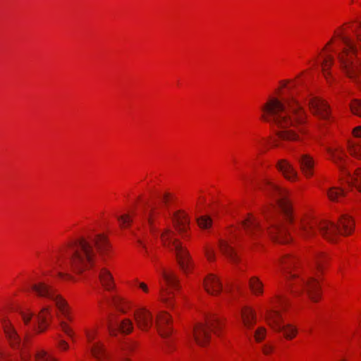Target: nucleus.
Listing matches in <instances>:
<instances>
[{
    "label": "nucleus",
    "mask_w": 361,
    "mask_h": 361,
    "mask_svg": "<svg viewBox=\"0 0 361 361\" xmlns=\"http://www.w3.org/2000/svg\"><path fill=\"white\" fill-rule=\"evenodd\" d=\"M262 110L264 121L281 128L293 127L300 133H305L306 114L292 94L281 99H269Z\"/></svg>",
    "instance_id": "1"
},
{
    "label": "nucleus",
    "mask_w": 361,
    "mask_h": 361,
    "mask_svg": "<svg viewBox=\"0 0 361 361\" xmlns=\"http://www.w3.org/2000/svg\"><path fill=\"white\" fill-rule=\"evenodd\" d=\"M261 188L264 192L274 198L283 216V219L276 216H274L273 219H269V217L266 216L267 221L269 222V226L267 228L269 235L273 240L279 243H286L289 242L288 231L285 226L284 220L291 223L293 217L292 206L288 192L270 179H265Z\"/></svg>",
    "instance_id": "2"
},
{
    "label": "nucleus",
    "mask_w": 361,
    "mask_h": 361,
    "mask_svg": "<svg viewBox=\"0 0 361 361\" xmlns=\"http://www.w3.org/2000/svg\"><path fill=\"white\" fill-rule=\"evenodd\" d=\"M94 246L103 255L109 245L106 238L102 234L81 237L68 243V264L73 271L80 273L92 266L96 253Z\"/></svg>",
    "instance_id": "3"
},
{
    "label": "nucleus",
    "mask_w": 361,
    "mask_h": 361,
    "mask_svg": "<svg viewBox=\"0 0 361 361\" xmlns=\"http://www.w3.org/2000/svg\"><path fill=\"white\" fill-rule=\"evenodd\" d=\"M297 264V259L288 255L281 259V271L287 279L288 289L293 294L305 292L313 302L318 301L320 288L317 279L307 271L298 270Z\"/></svg>",
    "instance_id": "4"
},
{
    "label": "nucleus",
    "mask_w": 361,
    "mask_h": 361,
    "mask_svg": "<svg viewBox=\"0 0 361 361\" xmlns=\"http://www.w3.org/2000/svg\"><path fill=\"white\" fill-rule=\"evenodd\" d=\"M355 39L337 33L343 44L338 59L345 74L356 83L361 82V23L353 29Z\"/></svg>",
    "instance_id": "5"
},
{
    "label": "nucleus",
    "mask_w": 361,
    "mask_h": 361,
    "mask_svg": "<svg viewBox=\"0 0 361 361\" xmlns=\"http://www.w3.org/2000/svg\"><path fill=\"white\" fill-rule=\"evenodd\" d=\"M353 221L348 215L343 214L338 221V225L330 221H318L307 219L301 221L298 234L303 239L308 240L315 235L317 231H319L324 238L333 241L338 234H350L353 231Z\"/></svg>",
    "instance_id": "6"
},
{
    "label": "nucleus",
    "mask_w": 361,
    "mask_h": 361,
    "mask_svg": "<svg viewBox=\"0 0 361 361\" xmlns=\"http://www.w3.org/2000/svg\"><path fill=\"white\" fill-rule=\"evenodd\" d=\"M222 322L216 316H211L207 318L205 323H197L192 328V337L195 342L201 346L205 345L210 339L209 331L219 336Z\"/></svg>",
    "instance_id": "7"
},
{
    "label": "nucleus",
    "mask_w": 361,
    "mask_h": 361,
    "mask_svg": "<svg viewBox=\"0 0 361 361\" xmlns=\"http://www.w3.org/2000/svg\"><path fill=\"white\" fill-rule=\"evenodd\" d=\"M31 288L37 295L54 301L59 311L68 320H72L69 317V307L67 302L52 286L45 282H39L32 284Z\"/></svg>",
    "instance_id": "8"
},
{
    "label": "nucleus",
    "mask_w": 361,
    "mask_h": 361,
    "mask_svg": "<svg viewBox=\"0 0 361 361\" xmlns=\"http://www.w3.org/2000/svg\"><path fill=\"white\" fill-rule=\"evenodd\" d=\"M173 232L169 229L165 230L161 235V240L165 246L174 250L178 262L184 271H188L191 267L190 257L188 251L173 238Z\"/></svg>",
    "instance_id": "9"
},
{
    "label": "nucleus",
    "mask_w": 361,
    "mask_h": 361,
    "mask_svg": "<svg viewBox=\"0 0 361 361\" xmlns=\"http://www.w3.org/2000/svg\"><path fill=\"white\" fill-rule=\"evenodd\" d=\"M266 319L272 328L279 332H283L288 339H292L297 334L296 328L290 324L283 325L280 323L281 314L279 310H271L267 311Z\"/></svg>",
    "instance_id": "10"
},
{
    "label": "nucleus",
    "mask_w": 361,
    "mask_h": 361,
    "mask_svg": "<svg viewBox=\"0 0 361 361\" xmlns=\"http://www.w3.org/2000/svg\"><path fill=\"white\" fill-rule=\"evenodd\" d=\"M161 274L166 283V286H161L160 288V297L161 300L166 304L167 307H172V302L171 301V293L168 290V287L176 288L178 287V281L176 276L173 272H167L163 269Z\"/></svg>",
    "instance_id": "11"
},
{
    "label": "nucleus",
    "mask_w": 361,
    "mask_h": 361,
    "mask_svg": "<svg viewBox=\"0 0 361 361\" xmlns=\"http://www.w3.org/2000/svg\"><path fill=\"white\" fill-rule=\"evenodd\" d=\"M85 334L88 342L91 344L89 350L95 361H109V355L104 345L100 342H93L97 334L96 330L86 331Z\"/></svg>",
    "instance_id": "12"
},
{
    "label": "nucleus",
    "mask_w": 361,
    "mask_h": 361,
    "mask_svg": "<svg viewBox=\"0 0 361 361\" xmlns=\"http://www.w3.org/2000/svg\"><path fill=\"white\" fill-rule=\"evenodd\" d=\"M309 106L312 113L324 120L329 119L330 112L327 104L319 98L314 97L309 100Z\"/></svg>",
    "instance_id": "13"
},
{
    "label": "nucleus",
    "mask_w": 361,
    "mask_h": 361,
    "mask_svg": "<svg viewBox=\"0 0 361 361\" xmlns=\"http://www.w3.org/2000/svg\"><path fill=\"white\" fill-rule=\"evenodd\" d=\"M171 317L164 311L160 312L157 316L156 327L163 338L169 337L172 331L171 327Z\"/></svg>",
    "instance_id": "14"
},
{
    "label": "nucleus",
    "mask_w": 361,
    "mask_h": 361,
    "mask_svg": "<svg viewBox=\"0 0 361 361\" xmlns=\"http://www.w3.org/2000/svg\"><path fill=\"white\" fill-rule=\"evenodd\" d=\"M134 319L139 329L148 331L153 324V316L146 308L142 307L134 312Z\"/></svg>",
    "instance_id": "15"
},
{
    "label": "nucleus",
    "mask_w": 361,
    "mask_h": 361,
    "mask_svg": "<svg viewBox=\"0 0 361 361\" xmlns=\"http://www.w3.org/2000/svg\"><path fill=\"white\" fill-rule=\"evenodd\" d=\"M303 175L309 178L314 175L315 161L312 156L302 154L296 158Z\"/></svg>",
    "instance_id": "16"
},
{
    "label": "nucleus",
    "mask_w": 361,
    "mask_h": 361,
    "mask_svg": "<svg viewBox=\"0 0 361 361\" xmlns=\"http://www.w3.org/2000/svg\"><path fill=\"white\" fill-rule=\"evenodd\" d=\"M277 168L288 180L293 181L297 179L298 172L293 165L286 160H279L277 164Z\"/></svg>",
    "instance_id": "17"
},
{
    "label": "nucleus",
    "mask_w": 361,
    "mask_h": 361,
    "mask_svg": "<svg viewBox=\"0 0 361 361\" xmlns=\"http://www.w3.org/2000/svg\"><path fill=\"white\" fill-rule=\"evenodd\" d=\"M4 329L11 345L14 348H20L21 346L20 338L10 322H4Z\"/></svg>",
    "instance_id": "18"
},
{
    "label": "nucleus",
    "mask_w": 361,
    "mask_h": 361,
    "mask_svg": "<svg viewBox=\"0 0 361 361\" xmlns=\"http://www.w3.org/2000/svg\"><path fill=\"white\" fill-rule=\"evenodd\" d=\"M174 226L180 233H185L190 228V220L187 215L183 212H178L173 217Z\"/></svg>",
    "instance_id": "19"
},
{
    "label": "nucleus",
    "mask_w": 361,
    "mask_h": 361,
    "mask_svg": "<svg viewBox=\"0 0 361 361\" xmlns=\"http://www.w3.org/2000/svg\"><path fill=\"white\" fill-rule=\"evenodd\" d=\"M206 291L213 295L219 294L222 286L219 279L213 274H209L204 281Z\"/></svg>",
    "instance_id": "20"
},
{
    "label": "nucleus",
    "mask_w": 361,
    "mask_h": 361,
    "mask_svg": "<svg viewBox=\"0 0 361 361\" xmlns=\"http://www.w3.org/2000/svg\"><path fill=\"white\" fill-rule=\"evenodd\" d=\"M243 226L247 234L250 236H257L261 232V227L258 221L252 215L247 216L243 221Z\"/></svg>",
    "instance_id": "21"
},
{
    "label": "nucleus",
    "mask_w": 361,
    "mask_h": 361,
    "mask_svg": "<svg viewBox=\"0 0 361 361\" xmlns=\"http://www.w3.org/2000/svg\"><path fill=\"white\" fill-rule=\"evenodd\" d=\"M241 317L243 326L246 329H250L256 322V315L254 311L249 307L242 310Z\"/></svg>",
    "instance_id": "22"
},
{
    "label": "nucleus",
    "mask_w": 361,
    "mask_h": 361,
    "mask_svg": "<svg viewBox=\"0 0 361 361\" xmlns=\"http://www.w3.org/2000/svg\"><path fill=\"white\" fill-rule=\"evenodd\" d=\"M329 159L343 171L344 169V157L342 153L337 148L326 147Z\"/></svg>",
    "instance_id": "23"
},
{
    "label": "nucleus",
    "mask_w": 361,
    "mask_h": 361,
    "mask_svg": "<svg viewBox=\"0 0 361 361\" xmlns=\"http://www.w3.org/2000/svg\"><path fill=\"white\" fill-rule=\"evenodd\" d=\"M114 326L118 327L123 333L126 334H129L130 332H131L133 329V322L131 320L128 319H125L120 323L116 324H114V322L111 319H109L108 327L111 334L113 333V328Z\"/></svg>",
    "instance_id": "24"
},
{
    "label": "nucleus",
    "mask_w": 361,
    "mask_h": 361,
    "mask_svg": "<svg viewBox=\"0 0 361 361\" xmlns=\"http://www.w3.org/2000/svg\"><path fill=\"white\" fill-rule=\"evenodd\" d=\"M219 247L221 252L233 263L238 262V256L234 251L233 247L231 246V243L221 240L219 243Z\"/></svg>",
    "instance_id": "25"
},
{
    "label": "nucleus",
    "mask_w": 361,
    "mask_h": 361,
    "mask_svg": "<svg viewBox=\"0 0 361 361\" xmlns=\"http://www.w3.org/2000/svg\"><path fill=\"white\" fill-rule=\"evenodd\" d=\"M51 314L49 307H44L39 314L37 316L36 319L37 322V331L39 332L44 331L48 326L47 322V317Z\"/></svg>",
    "instance_id": "26"
},
{
    "label": "nucleus",
    "mask_w": 361,
    "mask_h": 361,
    "mask_svg": "<svg viewBox=\"0 0 361 361\" xmlns=\"http://www.w3.org/2000/svg\"><path fill=\"white\" fill-rule=\"evenodd\" d=\"M99 278L102 286L108 290L114 288L113 277L111 273L106 269L102 268L99 273Z\"/></svg>",
    "instance_id": "27"
},
{
    "label": "nucleus",
    "mask_w": 361,
    "mask_h": 361,
    "mask_svg": "<svg viewBox=\"0 0 361 361\" xmlns=\"http://www.w3.org/2000/svg\"><path fill=\"white\" fill-rule=\"evenodd\" d=\"M279 139L286 141L300 140V136L294 130H284L277 133Z\"/></svg>",
    "instance_id": "28"
},
{
    "label": "nucleus",
    "mask_w": 361,
    "mask_h": 361,
    "mask_svg": "<svg viewBox=\"0 0 361 361\" xmlns=\"http://www.w3.org/2000/svg\"><path fill=\"white\" fill-rule=\"evenodd\" d=\"M110 305L114 306L118 310L121 312H126V302L123 299L118 295H113L111 300L108 302Z\"/></svg>",
    "instance_id": "29"
},
{
    "label": "nucleus",
    "mask_w": 361,
    "mask_h": 361,
    "mask_svg": "<svg viewBox=\"0 0 361 361\" xmlns=\"http://www.w3.org/2000/svg\"><path fill=\"white\" fill-rule=\"evenodd\" d=\"M327 195L331 201H339L344 196V191L339 188L333 187L327 191Z\"/></svg>",
    "instance_id": "30"
},
{
    "label": "nucleus",
    "mask_w": 361,
    "mask_h": 361,
    "mask_svg": "<svg viewBox=\"0 0 361 361\" xmlns=\"http://www.w3.org/2000/svg\"><path fill=\"white\" fill-rule=\"evenodd\" d=\"M250 287L255 294L262 293V283L257 277H252L250 280Z\"/></svg>",
    "instance_id": "31"
},
{
    "label": "nucleus",
    "mask_w": 361,
    "mask_h": 361,
    "mask_svg": "<svg viewBox=\"0 0 361 361\" xmlns=\"http://www.w3.org/2000/svg\"><path fill=\"white\" fill-rule=\"evenodd\" d=\"M350 183L361 192V169H357L353 176L350 177Z\"/></svg>",
    "instance_id": "32"
},
{
    "label": "nucleus",
    "mask_w": 361,
    "mask_h": 361,
    "mask_svg": "<svg viewBox=\"0 0 361 361\" xmlns=\"http://www.w3.org/2000/svg\"><path fill=\"white\" fill-rule=\"evenodd\" d=\"M334 58L331 55H326L324 56L322 62V68L323 73L325 77H327L328 70L331 67L333 63Z\"/></svg>",
    "instance_id": "33"
},
{
    "label": "nucleus",
    "mask_w": 361,
    "mask_h": 361,
    "mask_svg": "<svg viewBox=\"0 0 361 361\" xmlns=\"http://www.w3.org/2000/svg\"><path fill=\"white\" fill-rule=\"evenodd\" d=\"M197 222L202 228H208L211 226L212 220L208 216H202L197 218Z\"/></svg>",
    "instance_id": "34"
},
{
    "label": "nucleus",
    "mask_w": 361,
    "mask_h": 361,
    "mask_svg": "<svg viewBox=\"0 0 361 361\" xmlns=\"http://www.w3.org/2000/svg\"><path fill=\"white\" fill-rule=\"evenodd\" d=\"M35 361H56V360L49 355L46 351H39L35 355Z\"/></svg>",
    "instance_id": "35"
},
{
    "label": "nucleus",
    "mask_w": 361,
    "mask_h": 361,
    "mask_svg": "<svg viewBox=\"0 0 361 361\" xmlns=\"http://www.w3.org/2000/svg\"><path fill=\"white\" fill-rule=\"evenodd\" d=\"M122 227H128L132 222V218L129 214H123L117 217Z\"/></svg>",
    "instance_id": "36"
},
{
    "label": "nucleus",
    "mask_w": 361,
    "mask_h": 361,
    "mask_svg": "<svg viewBox=\"0 0 361 361\" xmlns=\"http://www.w3.org/2000/svg\"><path fill=\"white\" fill-rule=\"evenodd\" d=\"M351 111L354 114H356L361 117V102L358 100L354 101L351 104Z\"/></svg>",
    "instance_id": "37"
},
{
    "label": "nucleus",
    "mask_w": 361,
    "mask_h": 361,
    "mask_svg": "<svg viewBox=\"0 0 361 361\" xmlns=\"http://www.w3.org/2000/svg\"><path fill=\"white\" fill-rule=\"evenodd\" d=\"M266 335V329L264 327L258 328L255 333V338L257 342H260L264 339Z\"/></svg>",
    "instance_id": "38"
},
{
    "label": "nucleus",
    "mask_w": 361,
    "mask_h": 361,
    "mask_svg": "<svg viewBox=\"0 0 361 361\" xmlns=\"http://www.w3.org/2000/svg\"><path fill=\"white\" fill-rule=\"evenodd\" d=\"M136 345H137V343L135 342L128 341V342L125 343L122 345L121 348L123 351L131 352V351L134 350V349L136 348Z\"/></svg>",
    "instance_id": "39"
},
{
    "label": "nucleus",
    "mask_w": 361,
    "mask_h": 361,
    "mask_svg": "<svg viewBox=\"0 0 361 361\" xmlns=\"http://www.w3.org/2000/svg\"><path fill=\"white\" fill-rule=\"evenodd\" d=\"M60 327L61 330L71 338H73V333L72 330L68 327V324L64 322H60Z\"/></svg>",
    "instance_id": "40"
},
{
    "label": "nucleus",
    "mask_w": 361,
    "mask_h": 361,
    "mask_svg": "<svg viewBox=\"0 0 361 361\" xmlns=\"http://www.w3.org/2000/svg\"><path fill=\"white\" fill-rule=\"evenodd\" d=\"M32 315V312H31L29 310H27V312H21L22 319L25 324H27L30 322Z\"/></svg>",
    "instance_id": "41"
},
{
    "label": "nucleus",
    "mask_w": 361,
    "mask_h": 361,
    "mask_svg": "<svg viewBox=\"0 0 361 361\" xmlns=\"http://www.w3.org/2000/svg\"><path fill=\"white\" fill-rule=\"evenodd\" d=\"M321 258L322 255L320 254H318L317 255L315 256L314 259L315 268L319 271L321 270L322 267Z\"/></svg>",
    "instance_id": "42"
},
{
    "label": "nucleus",
    "mask_w": 361,
    "mask_h": 361,
    "mask_svg": "<svg viewBox=\"0 0 361 361\" xmlns=\"http://www.w3.org/2000/svg\"><path fill=\"white\" fill-rule=\"evenodd\" d=\"M154 210L153 209H151L149 212H147L145 214L146 219H147L148 223L152 225V217L154 215Z\"/></svg>",
    "instance_id": "43"
},
{
    "label": "nucleus",
    "mask_w": 361,
    "mask_h": 361,
    "mask_svg": "<svg viewBox=\"0 0 361 361\" xmlns=\"http://www.w3.org/2000/svg\"><path fill=\"white\" fill-rule=\"evenodd\" d=\"M205 255L208 259V260L212 261L214 259V253L213 250L212 249H207L205 250Z\"/></svg>",
    "instance_id": "44"
},
{
    "label": "nucleus",
    "mask_w": 361,
    "mask_h": 361,
    "mask_svg": "<svg viewBox=\"0 0 361 361\" xmlns=\"http://www.w3.org/2000/svg\"><path fill=\"white\" fill-rule=\"evenodd\" d=\"M58 345L62 350H67L68 348V344L63 340H60Z\"/></svg>",
    "instance_id": "45"
},
{
    "label": "nucleus",
    "mask_w": 361,
    "mask_h": 361,
    "mask_svg": "<svg viewBox=\"0 0 361 361\" xmlns=\"http://www.w3.org/2000/svg\"><path fill=\"white\" fill-rule=\"evenodd\" d=\"M272 349L273 348L271 346L266 345L263 347L262 350L265 355H268L272 351Z\"/></svg>",
    "instance_id": "46"
},
{
    "label": "nucleus",
    "mask_w": 361,
    "mask_h": 361,
    "mask_svg": "<svg viewBox=\"0 0 361 361\" xmlns=\"http://www.w3.org/2000/svg\"><path fill=\"white\" fill-rule=\"evenodd\" d=\"M354 135L355 137H361V126H358L354 129Z\"/></svg>",
    "instance_id": "47"
},
{
    "label": "nucleus",
    "mask_w": 361,
    "mask_h": 361,
    "mask_svg": "<svg viewBox=\"0 0 361 361\" xmlns=\"http://www.w3.org/2000/svg\"><path fill=\"white\" fill-rule=\"evenodd\" d=\"M138 286L140 288H142L143 290V291H145V293H147L148 291V288L147 286V285L144 283H138Z\"/></svg>",
    "instance_id": "48"
},
{
    "label": "nucleus",
    "mask_w": 361,
    "mask_h": 361,
    "mask_svg": "<svg viewBox=\"0 0 361 361\" xmlns=\"http://www.w3.org/2000/svg\"><path fill=\"white\" fill-rule=\"evenodd\" d=\"M28 357H29V355H27L25 353V352H22L21 353V357H22L23 360H25L28 359Z\"/></svg>",
    "instance_id": "49"
},
{
    "label": "nucleus",
    "mask_w": 361,
    "mask_h": 361,
    "mask_svg": "<svg viewBox=\"0 0 361 361\" xmlns=\"http://www.w3.org/2000/svg\"><path fill=\"white\" fill-rule=\"evenodd\" d=\"M279 302L280 305H281V307H283V305H284V304H285V302H286V300H285L284 298H280L279 299Z\"/></svg>",
    "instance_id": "50"
},
{
    "label": "nucleus",
    "mask_w": 361,
    "mask_h": 361,
    "mask_svg": "<svg viewBox=\"0 0 361 361\" xmlns=\"http://www.w3.org/2000/svg\"><path fill=\"white\" fill-rule=\"evenodd\" d=\"M278 146H280V144L278 142L277 140H274L273 141V147H278Z\"/></svg>",
    "instance_id": "51"
},
{
    "label": "nucleus",
    "mask_w": 361,
    "mask_h": 361,
    "mask_svg": "<svg viewBox=\"0 0 361 361\" xmlns=\"http://www.w3.org/2000/svg\"><path fill=\"white\" fill-rule=\"evenodd\" d=\"M138 243L147 251V247L145 245L141 240H139Z\"/></svg>",
    "instance_id": "52"
},
{
    "label": "nucleus",
    "mask_w": 361,
    "mask_h": 361,
    "mask_svg": "<svg viewBox=\"0 0 361 361\" xmlns=\"http://www.w3.org/2000/svg\"><path fill=\"white\" fill-rule=\"evenodd\" d=\"M169 196V194H165V195H164V200L165 202H167Z\"/></svg>",
    "instance_id": "53"
},
{
    "label": "nucleus",
    "mask_w": 361,
    "mask_h": 361,
    "mask_svg": "<svg viewBox=\"0 0 361 361\" xmlns=\"http://www.w3.org/2000/svg\"><path fill=\"white\" fill-rule=\"evenodd\" d=\"M59 276H60V277H61V278H63V276H65L62 272H59Z\"/></svg>",
    "instance_id": "54"
},
{
    "label": "nucleus",
    "mask_w": 361,
    "mask_h": 361,
    "mask_svg": "<svg viewBox=\"0 0 361 361\" xmlns=\"http://www.w3.org/2000/svg\"><path fill=\"white\" fill-rule=\"evenodd\" d=\"M151 259L152 261H154L155 260V257H154L153 256H150Z\"/></svg>",
    "instance_id": "55"
},
{
    "label": "nucleus",
    "mask_w": 361,
    "mask_h": 361,
    "mask_svg": "<svg viewBox=\"0 0 361 361\" xmlns=\"http://www.w3.org/2000/svg\"><path fill=\"white\" fill-rule=\"evenodd\" d=\"M58 263H59V267H62V264H61V263L59 261L58 262Z\"/></svg>",
    "instance_id": "56"
},
{
    "label": "nucleus",
    "mask_w": 361,
    "mask_h": 361,
    "mask_svg": "<svg viewBox=\"0 0 361 361\" xmlns=\"http://www.w3.org/2000/svg\"><path fill=\"white\" fill-rule=\"evenodd\" d=\"M123 361H130V359L126 358V359H125V360H123Z\"/></svg>",
    "instance_id": "57"
},
{
    "label": "nucleus",
    "mask_w": 361,
    "mask_h": 361,
    "mask_svg": "<svg viewBox=\"0 0 361 361\" xmlns=\"http://www.w3.org/2000/svg\"><path fill=\"white\" fill-rule=\"evenodd\" d=\"M286 84L285 82L283 83V87H285Z\"/></svg>",
    "instance_id": "58"
},
{
    "label": "nucleus",
    "mask_w": 361,
    "mask_h": 361,
    "mask_svg": "<svg viewBox=\"0 0 361 361\" xmlns=\"http://www.w3.org/2000/svg\"><path fill=\"white\" fill-rule=\"evenodd\" d=\"M146 252L148 254V255H150V253H149L147 250L146 251Z\"/></svg>",
    "instance_id": "59"
},
{
    "label": "nucleus",
    "mask_w": 361,
    "mask_h": 361,
    "mask_svg": "<svg viewBox=\"0 0 361 361\" xmlns=\"http://www.w3.org/2000/svg\"><path fill=\"white\" fill-rule=\"evenodd\" d=\"M360 149H361V145H360Z\"/></svg>",
    "instance_id": "60"
},
{
    "label": "nucleus",
    "mask_w": 361,
    "mask_h": 361,
    "mask_svg": "<svg viewBox=\"0 0 361 361\" xmlns=\"http://www.w3.org/2000/svg\"><path fill=\"white\" fill-rule=\"evenodd\" d=\"M0 352H2L1 350H0Z\"/></svg>",
    "instance_id": "61"
}]
</instances>
